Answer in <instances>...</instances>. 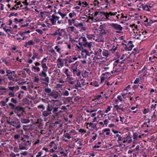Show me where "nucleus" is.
<instances>
[{"label": "nucleus", "mask_w": 157, "mask_h": 157, "mask_svg": "<svg viewBox=\"0 0 157 157\" xmlns=\"http://www.w3.org/2000/svg\"><path fill=\"white\" fill-rule=\"evenodd\" d=\"M110 131V129L109 128H105L103 129L102 130V133H105L106 132H108Z\"/></svg>", "instance_id": "nucleus-59"}, {"label": "nucleus", "mask_w": 157, "mask_h": 157, "mask_svg": "<svg viewBox=\"0 0 157 157\" xmlns=\"http://www.w3.org/2000/svg\"><path fill=\"white\" fill-rule=\"evenodd\" d=\"M119 61V59H118L114 62L113 63V69H114V72H120L121 70V66L120 64L117 63Z\"/></svg>", "instance_id": "nucleus-6"}, {"label": "nucleus", "mask_w": 157, "mask_h": 157, "mask_svg": "<svg viewBox=\"0 0 157 157\" xmlns=\"http://www.w3.org/2000/svg\"><path fill=\"white\" fill-rule=\"evenodd\" d=\"M77 21H76L75 19H73L71 20L68 19V23L69 25L71 26L73 24H74V25L75 26V25L76 24Z\"/></svg>", "instance_id": "nucleus-16"}, {"label": "nucleus", "mask_w": 157, "mask_h": 157, "mask_svg": "<svg viewBox=\"0 0 157 157\" xmlns=\"http://www.w3.org/2000/svg\"><path fill=\"white\" fill-rule=\"evenodd\" d=\"M71 71L73 73L74 76H80L81 71L80 70L78 69V65L77 64L73 63L71 65Z\"/></svg>", "instance_id": "nucleus-1"}, {"label": "nucleus", "mask_w": 157, "mask_h": 157, "mask_svg": "<svg viewBox=\"0 0 157 157\" xmlns=\"http://www.w3.org/2000/svg\"><path fill=\"white\" fill-rule=\"evenodd\" d=\"M58 19L59 17L58 16L55 14H53L52 16V18H50V20L53 25H55L57 21H58L57 23H59V21H58Z\"/></svg>", "instance_id": "nucleus-7"}, {"label": "nucleus", "mask_w": 157, "mask_h": 157, "mask_svg": "<svg viewBox=\"0 0 157 157\" xmlns=\"http://www.w3.org/2000/svg\"><path fill=\"white\" fill-rule=\"evenodd\" d=\"M139 5L140 6V8L142 7L144 10L147 11H150L148 5H144L143 4H141V3H140Z\"/></svg>", "instance_id": "nucleus-15"}, {"label": "nucleus", "mask_w": 157, "mask_h": 157, "mask_svg": "<svg viewBox=\"0 0 157 157\" xmlns=\"http://www.w3.org/2000/svg\"><path fill=\"white\" fill-rule=\"evenodd\" d=\"M79 132H81L82 133H85L86 132V131L83 129L81 128L79 129Z\"/></svg>", "instance_id": "nucleus-64"}, {"label": "nucleus", "mask_w": 157, "mask_h": 157, "mask_svg": "<svg viewBox=\"0 0 157 157\" xmlns=\"http://www.w3.org/2000/svg\"><path fill=\"white\" fill-rule=\"evenodd\" d=\"M103 96V95H101V94L98 95H96L95 96V99H96L97 100H100L102 99Z\"/></svg>", "instance_id": "nucleus-31"}, {"label": "nucleus", "mask_w": 157, "mask_h": 157, "mask_svg": "<svg viewBox=\"0 0 157 157\" xmlns=\"http://www.w3.org/2000/svg\"><path fill=\"white\" fill-rule=\"evenodd\" d=\"M140 80L139 78H136V80H135L134 82L133 83L135 84H137L139 83L140 84Z\"/></svg>", "instance_id": "nucleus-45"}, {"label": "nucleus", "mask_w": 157, "mask_h": 157, "mask_svg": "<svg viewBox=\"0 0 157 157\" xmlns=\"http://www.w3.org/2000/svg\"><path fill=\"white\" fill-rule=\"evenodd\" d=\"M32 70L34 69L36 70L37 71H40V68L39 67H36L35 66H33L32 67Z\"/></svg>", "instance_id": "nucleus-43"}, {"label": "nucleus", "mask_w": 157, "mask_h": 157, "mask_svg": "<svg viewBox=\"0 0 157 157\" xmlns=\"http://www.w3.org/2000/svg\"><path fill=\"white\" fill-rule=\"evenodd\" d=\"M36 31L39 33L40 34H43V31L42 30L39 29H37L36 30Z\"/></svg>", "instance_id": "nucleus-62"}, {"label": "nucleus", "mask_w": 157, "mask_h": 157, "mask_svg": "<svg viewBox=\"0 0 157 157\" xmlns=\"http://www.w3.org/2000/svg\"><path fill=\"white\" fill-rule=\"evenodd\" d=\"M99 4V2L96 0H94L93 2L94 5L95 6H98Z\"/></svg>", "instance_id": "nucleus-50"}, {"label": "nucleus", "mask_w": 157, "mask_h": 157, "mask_svg": "<svg viewBox=\"0 0 157 157\" xmlns=\"http://www.w3.org/2000/svg\"><path fill=\"white\" fill-rule=\"evenodd\" d=\"M78 22H77L76 24L75 25V26L78 27V28H82L83 29H84V30H85V28H83V25L82 23H78Z\"/></svg>", "instance_id": "nucleus-24"}, {"label": "nucleus", "mask_w": 157, "mask_h": 157, "mask_svg": "<svg viewBox=\"0 0 157 157\" xmlns=\"http://www.w3.org/2000/svg\"><path fill=\"white\" fill-rule=\"evenodd\" d=\"M97 111V109H95L92 110H86V112L88 113H91L96 112Z\"/></svg>", "instance_id": "nucleus-54"}, {"label": "nucleus", "mask_w": 157, "mask_h": 157, "mask_svg": "<svg viewBox=\"0 0 157 157\" xmlns=\"http://www.w3.org/2000/svg\"><path fill=\"white\" fill-rule=\"evenodd\" d=\"M104 124H105L106 126H107L108 124V123L109 122V120L108 119H105L104 121Z\"/></svg>", "instance_id": "nucleus-58"}, {"label": "nucleus", "mask_w": 157, "mask_h": 157, "mask_svg": "<svg viewBox=\"0 0 157 157\" xmlns=\"http://www.w3.org/2000/svg\"><path fill=\"white\" fill-rule=\"evenodd\" d=\"M110 25L115 30L116 33H121V31L123 30V27L118 24L112 23L110 24Z\"/></svg>", "instance_id": "nucleus-2"}, {"label": "nucleus", "mask_w": 157, "mask_h": 157, "mask_svg": "<svg viewBox=\"0 0 157 157\" xmlns=\"http://www.w3.org/2000/svg\"><path fill=\"white\" fill-rule=\"evenodd\" d=\"M53 109L52 105H48L46 110L43 112V115L45 117H46L52 114V111Z\"/></svg>", "instance_id": "nucleus-5"}, {"label": "nucleus", "mask_w": 157, "mask_h": 157, "mask_svg": "<svg viewBox=\"0 0 157 157\" xmlns=\"http://www.w3.org/2000/svg\"><path fill=\"white\" fill-rule=\"evenodd\" d=\"M66 62L67 61L66 59H62L59 58V65H60L61 67L63 66L64 63H65V65L67 66L66 65Z\"/></svg>", "instance_id": "nucleus-20"}, {"label": "nucleus", "mask_w": 157, "mask_h": 157, "mask_svg": "<svg viewBox=\"0 0 157 157\" xmlns=\"http://www.w3.org/2000/svg\"><path fill=\"white\" fill-rule=\"evenodd\" d=\"M38 108L39 109H42V110H41V111H42L45 109V107L43 105H38Z\"/></svg>", "instance_id": "nucleus-47"}, {"label": "nucleus", "mask_w": 157, "mask_h": 157, "mask_svg": "<svg viewBox=\"0 0 157 157\" xmlns=\"http://www.w3.org/2000/svg\"><path fill=\"white\" fill-rule=\"evenodd\" d=\"M20 137V135L19 134H16L14 136V138L15 139H18Z\"/></svg>", "instance_id": "nucleus-57"}, {"label": "nucleus", "mask_w": 157, "mask_h": 157, "mask_svg": "<svg viewBox=\"0 0 157 157\" xmlns=\"http://www.w3.org/2000/svg\"><path fill=\"white\" fill-rule=\"evenodd\" d=\"M124 139H125L124 137H123L121 136L119 138H118V140H117V142L119 143H120V141L123 140Z\"/></svg>", "instance_id": "nucleus-48"}, {"label": "nucleus", "mask_w": 157, "mask_h": 157, "mask_svg": "<svg viewBox=\"0 0 157 157\" xmlns=\"http://www.w3.org/2000/svg\"><path fill=\"white\" fill-rule=\"evenodd\" d=\"M52 101H54V107H53L54 109L52 112L54 114L55 116L54 117L55 118L56 117L58 116V113H57V111L59 108V101L58 100H52Z\"/></svg>", "instance_id": "nucleus-3"}, {"label": "nucleus", "mask_w": 157, "mask_h": 157, "mask_svg": "<svg viewBox=\"0 0 157 157\" xmlns=\"http://www.w3.org/2000/svg\"><path fill=\"white\" fill-rule=\"evenodd\" d=\"M35 44V42L33 40H29L27 42V44H28L29 45H33L34 44Z\"/></svg>", "instance_id": "nucleus-44"}, {"label": "nucleus", "mask_w": 157, "mask_h": 157, "mask_svg": "<svg viewBox=\"0 0 157 157\" xmlns=\"http://www.w3.org/2000/svg\"><path fill=\"white\" fill-rule=\"evenodd\" d=\"M46 71H42L39 74V75L41 77H45V78H41V79L44 81V82H43V83H44L46 85H48V83L49 82V78L47 77V74L45 72Z\"/></svg>", "instance_id": "nucleus-4"}, {"label": "nucleus", "mask_w": 157, "mask_h": 157, "mask_svg": "<svg viewBox=\"0 0 157 157\" xmlns=\"http://www.w3.org/2000/svg\"><path fill=\"white\" fill-rule=\"evenodd\" d=\"M59 34V29L57 30L56 32H55L54 33L52 34V35H53L54 36H56L57 34Z\"/></svg>", "instance_id": "nucleus-63"}, {"label": "nucleus", "mask_w": 157, "mask_h": 157, "mask_svg": "<svg viewBox=\"0 0 157 157\" xmlns=\"http://www.w3.org/2000/svg\"><path fill=\"white\" fill-rule=\"evenodd\" d=\"M38 54L37 53H34L33 54V56L32 58V59L34 60L36 58H38L37 56Z\"/></svg>", "instance_id": "nucleus-42"}, {"label": "nucleus", "mask_w": 157, "mask_h": 157, "mask_svg": "<svg viewBox=\"0 0 157 157\" xmlns=\"http://www.w3.org/2000/svg\"><path fill=\"white\" fill-rule=\"evenodd\" d=\"M87 41V40L86 37H82L79 38L78 40L79 45H82L83 46Z\"/></svg>", "instance_id": "nucleus-13"}, {"label": "nucleus", "mask_w": 157, "mask_h": 157, "mask_svg": "<svg viewBox=\"0 0 157 157\" xmlns=\"http://www.w3.org/2000/svg\"><path fill=\"white\" fill-rule=\"evenodd\" d=\"M79 45L80 46H79L77 44H76V46L75 47V49L78 51H82L83 48L82 47V45Z\"/></svg>", "instance_id": "nucleus-25"}, {"label": "nucleus", "mask_w": 157, "mask_h": 157, "mask_svg": "<svg viewBox=\"0 0 157 157\" xmlns=\"http://www.w3.org/2000/svg\"><path fill=\"white\" fill-rule=\"evenodd\" d=\"M63 46L64 47H66L67 46V47L68 48L70 49L71 48V45L70 44L67 45V44H66L65 42L63 44Z\"/></svg>", "instance_id": "nucleus-41"}, {"label": "nucleus", "mask_w": 157, "mask_h": 157, "mask_svg": "<svg viewBox=\"0 0 157 157\" xmlns=\"http://www.w3.org/2000/svg\"><path fill=\"white\" fill-rule=\"evenodd\" d=\"M61 109L62 110V111L59 110V113L60 112H63V111H65V110L67 109V108L65 106H62L61 107Z\"/></svg>", "instance_id": "nucleus-40"}, {"label": "nucleus", "mask_w": 157, "mask_h": 157, "mask_svg": "<svg viewBox=\"0 0 157 157\" xmlns=\"http://www.w3.org/2000/svg\"><path fill=\"white\" fill-rule=\"evenodd\" d=\"M62 93H63V94L62 95L64 96H67L69 95V92L67 90L64 91V93H63V92H62Z\"/></svg>", "instance_id": "nucleus-52"}, {"label": "nucleus", "mask_w": 157, "mask_h": 157, "mask_svg": "<svg viewBox=\"0 0 157 157\" xmlns=\"http://www.w3.org/2000/svg\"><path fill=\"white\" fill-rule=\"evenodd\" d=\"M91 85L95 87H98L99 86L97 82H93L91 83Z\"/></svg>", "instance_id": "nucleus-39"}, {"label": "nucleus", "mask_w": 157, "mask_h": 157, "mask_svg": "<svg viewBox=\"0 0 157 157\" xmlns=\"http://www.w3.org/2000/svg\"><path fill=\"white\" fill-rule=\"evenodd\" d=\"M67 82L70 84L74 85L75 84L76 81L72 77H68L67 78Z\"/></svg>", "instance_id": "nucleus-14"}, {"label": "nucleus", "mask_w": 157, "mask_h": 157, "mask_svg": "<svg viewBox=\"0 0 157 157\" xmlns=\"http://www.w3.org/2000/svg\"><path fill=\"white\" fill-rule=\"evenodd\" d=\"M31 141H30L29 140L27 141L25 140V141L23 143V144L24 145H25L26 146H30L31 144Z\"/></svg>", "instance_id": "nucleus-27"}, {"label": "nucleus", "mask_w": 157, "mask_h": 157, "mask_svg": "<svg viewBox=\"0 0 157 157\" xmlns=\"http://www.w3.org/2000/svg\"><path fill=\"white\" fill-rule=\"evenodd\" d=\"M93 44V42L87 41L84 44H83V46L85 47L88 48L89 51H91L92 47H93L92 46Z\"/></svg>", "instance_id": "nucleus-11"}, {"label": "nucleus", "mask_w": 157, "mask_h": 157, "mask_svg": "<svg viewBox=\"0 0 157 157\" xmlns=\"http://www.w3.org/2000/svg\"><path fill=\"white\" fill-rule=\"evenodd\" d=\"M59 153L62 155V156H59V157H62V156L64 157L67 156V154L65 152L64 150L59 151Z\"/></svg>", "instance_id": "nucleus-23"}, {"label": "nucleus", "mask_w": 157, "mask_h": 157, "mask_svg": "<svg viewBox=\"0 0 157 157\" xmlns=\"http://www.w3.org/2000/svg\"><path fill=\"white\" fill-rule=\"evenodd\" d=\"M50 96H52L55 99H56L58 97V93L57 92H52Z\"/></svg>", "instance_id": "nucleus-22"}, {"label": "nucleus", "mask_w": 157, "mask_h": 157, "mask_svg": "<svg viewBox=\"0 0 157 157\" xmlns=\"http://www.w3.org/2000/svg\"><path fill=\"white\" fill-rule=\"evenodd\" d=\"M86 125L87 126V128H88V127H91L92 129L89 128V129L91 131L93 130V129H95V128H96L97 124L95 123H94V122L92 121L90 123H86Z\"/></svg>", "instance_id": "nucleus-9"}, {"label": "nucleus", "mask_w": 157, "mask_h": 157, "mask_svg": "<svg viewBox=\"0 0 157 157\" xmlns=\"http://www.w3.org/2000/svg\"><path fill=\"white\" fill-rule=\"evenodd\" d=\"M9 105L11 109H14V110H15L16 108V106L14 104H12V103H9Z\"/></svg>", "instance_id": "nucleus-32"}, {"label": "nucleus", "mask_w": 157, "mask_h": 157, "mask_svg": "<svg viewBox=\"0 0 157 157\" xmlns=\"http://www.w3.org/2000/svg\"><path fill=\"white\" fill-rule=\"evenodd\" d=\"M134 47V45L133 44L130 45L129 44H127V45H126V49L128 51H131Z\"/></svg>", "instance_id": "nucleus-21"}, {"label": "nucleus", "mask_w": 157, "mask_h": 157, "mask_svg": "<svg viewBox=\"0 0 157 157\" xmlns=\"http://www.w3.org/2000/svg\"><path fill=\"white\" fill-rule=\"evenodd\" d=\"M111 109L110 106H108L107 107L106 109L105 110V112L106 113H107L109 111H110Z\"/></svg>", "instance_id": "nucleus-61"}, {"label": "nucleus", "mask_w": 157, "mask_h": 157, "mask_svg": "<svg viewBox=\"0 0 157 157\" xmlns=\"http://www.w3.org/2000/svg\"><path fill=\"white\" fill-rule=\"evenodd\" d=\"M64 131V134L63 135L65 137L67 138L68 139H70L71 138V135L68 133H65L66 132V130H62L61 134H62L63 132Z\"/></svg>", "instance_id": "nucleus-18"}, {"label": "nucleus", "mask_w": 157, "mask_h": 157, "mask_svg": "<svg viewBox=\"0 0 157 157\" xmlns=\"http://www.w3.org/2000/svg\"><path fill=\"white\" fill-rule=\"evenodd\" d=\"M8 79L9 80H12L13 81H15L14 78H13L11 75H9L8 76Z\"/></svg>", "instance_id": "nucleus-60"}, {"label": "nucleus", "mask_w": 157, "mask_h": 157, "mask_svg": "<svg viewBox=\"0 0 157 157\" xmlns=\"http://www.w3.org/2000/svg\"><path fill=\"white\" fill-rule=\"evenodd\" d=\"M24 111V108L19 106H16L15 110H14V112L15 113H19Z\"/></svg>", "instance_id": "nucleus-10"}, {"label": "nucleus", "mask_w": 157, "mask_h": 157, "mask_svg": "<svg viewBox=\"0 0 157 157\" xmlns=\"http://www.w3.org/2000/svg\"><path fill=\"white\" fill-rule=\"evenodd\" d=\"M82 54L85 56L87 55L89 53V51L86 49H84L83 48L82 51Z\"/></svg>", "instance_id": "nucleus-26"}, {"label": "nucleus", "mask_w": 157, "mask_h": 157, "mask_svg": "<svg viewBox=\"0 0 157 157\" xmlns=\"http://www.w3.org/2000/svg\"><path fill=\"white\" fill-rule=\"evenodd\" d=\"M47 61V58H44L41 62V64L44 63H46Z\"/></svg>", "instance_id": "nucleus-55"}, {"label": "nucleus", "mask_w": 157, "mask_h": 157, "mask_svg": "<svg viewBox=\"0 0 157 157\" xmlns=\"http://www.w3.org/2000/svg\"><path fill=\"white\" fill-rule=\"evenodd\" d=\"M21 121L23 123H27L30 122V121L29 119H22Z\"/></svg>", "instance_id": "nucleus-34"}, {"label": "nucleus", "mask_w": 157, "mask_h": 157, "mask_svg": "<svg viewBox=\"0 0 157 157\" xmlns=\"http://www.w3.org/2000/svg\"><path fill=\"white\" fill-rule=\"evenodd\" d=\"M102 54L104 56L108 57L110 54V52L107 50L104 49L102 51Z\"/></svg>", "instance_id": "nucleus-19"}, {"label": "nucleus", "mask_w": 157, "mask_h": 157, "mask_svg": "<svg viewBox=\"0 0 157 157\" xmlns=\"http://www.w3.org/2000/svg\"><path fill=\"white\" fill-rule=\"evenodd\" d=\"M102 75L105 76V77L106 78H109L110 76V73L109 72H105L102 74Z\"/></svg>", "instance_id": "nucleus-30"}, {"label": "nucleus", "mask_w": 157, "mask_h": 157, "mask_svg": "<svg viewBox=\"0 0 157 157\" xmlns=\"http://www.w3.org/2000/svg\"><path fill=\"white\" fill-rule=\"evenodd\" d=\"M108 119L109 120L113 122L115 121L117 122H119V120L118 119V118L117 117L113 116L112 115H110V116H109V114H108Z\"/></svg>", "instance_id": "nucleus-8"}, {"label": "nucleus", "mask_w": 157, "mask_h": 157, "mask_svg": "<svg viewBox=\"0 0 157 157\" xmlns=\"http://www.w3.org/2000/svg\"><path fill=\"white\" fill-rule=\"evenodd\" d=\"M104 27L103 25H101L98 28V30L101 32L104 31V33L105 31L104 30Z\"/></svg>", "instance_id": "nucleus-36"}, {"label": "nucleus", "mask_w": 157, "mask_h": 157, "mask_svg": "<svg viewBox=\"0 0 157 157\" xmlns=\"http://www.w3.org/2000/svg\"><path fill=\"white\" fill-rule=\"evenodd\" d=\"M119 105V109L121 110L122 111L125 112V109L124 108V105Z\"/></svg>", "instance_id": "nucleus-37"}, {"label": "nucleus", "mask_w": 157, "mask_h": 157, "mask_svg": "<svg viewBox=\"0 0 157 157\" xmlns=\"http://www.w3.org/2000/svg\"><path fill=\"white\" fill-rule=\"evenodd\" d=\"M15 71H11L10 70H7V71L6 72V73L7 74L6 75V76H9V74H12Z\"/></svg>", "instance_id": "nucleus-49"}, {"label": "nucleus", "mask_w": 157, "mask_h": 157, "mask_svg": "<svg viewBox=\"0 0 157 157\" xmlns=\"http://www.w3.org/2000/svg\"><path fill=\"white\" fill-rule=\"evenodd\" d=\"M6 102L3 101H0V104L2 106H4L6 105L7 106H8L7 104H6Z\"/></svg>", "instance_id": "nucleus-46"}, {"label": "nucleus", "mask_w": 157, "mask_h": 157, "mask_svg": "<svg viewBox=\"0 0 157 157\" xmlns=\"http://www.w3.org/2000/svg\"><path fill=\"white\" fill-rule=\"evenodd\" d=\"M44 92H45V94H47L49 96H50V95L52 93L51 89L49 88H44Z\"/></svg>", "instance_id": "nucleus-17"}, {"label": "nucleus", "mask_w": 157, "mask_h": 157, "mask_svg": "<svg viewBox=\"0 0 157 157\" xmlns=\"http://www.w3.org/2000/svg\"><path fill=\"white\" fill-rule=\"evenodd\" d=\"M11 101L14 104H16L17 103V101L16 99H15L13 98L11 99Z\"/></svg>", "instance_id": "nucleus-53"}, {"label": "nucleus", "mask_w": 157, "mask_h": 157, "mask_svg": "<svg viewBox=\"0 0 157 157\" xmlns=\"http://www.w3.org/2000/svg\"><path fill=\"white\" fill-rule=\"evenodd\" d=\"M42 67L43 68V70L45 71H47L48 69V67L46 65V63L42 64Z\"/></svg>", "instance_id": "nucleus-29"}, {"label": "nucleus", "mask_w": 157, "mask_h": 157, "mask_svg": "<svg viewBox=\"0 0 157 157\" xmlns=\"http://www.w3.org/2000/svg\"><path fill=\"white\" fill-rule=\"evenodd\" d=\"M65 82V80H59V88L61 87H62V86H64L63 84H62L63 83H64Z\"/></svg>", "instance_id": "nucleus-35"}, {"label": "nucleus", "mask_w": 157, "mask_h": 157, "mask_svg": "<svg viewBox=\"0 0 157 157\" xmlns=\"http://www.w3.org/2000/svg\"><path fill=\"white\" fill-rule=\"evenodd\" d=\"M66 90L65 89V86H64L63 87H61L60 89H59V93H60V94L62 95L63 94V93H62V92L64 93V91Z\"/></svg>", "instance_id": "nucleus-38"}, {"label": "nucleus", "mask_w": 157, "mask_h": 157, "mask_svg": "<svg viewBox=\"0 0 157 157\" xmlns=\"http://www.w3.org/2000/svg\"><path fill=\"white\" fill-rule=\"evenodd\" d=\"M76 85L78 88H81L82 87L80 82L78 81L77 82V83L76 84Z\"/></svg>", "instance_id": "nucleus-56"}, {"label": "nucleus", "mask_w": 157, "mask_h": 157, "mask_svg": "<svg viewBox=\"0 0 157 157\" xmlns=\"http://www.w3.org/2000/svg\"><path fill=\"white\" fill-rule=\"evenodd\" d=\"M102 13H104V12H101V11H97L95 13L94 16V17H97V16L98 15V14L99 15L101 16V15L102 14Z\"/></svg>", "instance_id": "nucleus-28"}, {"label": "nucleus", "mask_w": 157, "mask_h": 157, "mask_svg": "<svg viewBox=\"0 0 157 157\" xmlns=\"http://www.w3.org/2000/svg\"><path fill=\"white\" fill-rule=\"evenodd\" d=\"M69 16L70 17L72 18V17H76V13L73 12L70 13H69Z\"/></svg>", "instance_id": "nucleus-33"}, {"label": "nucleus", "mask_w": 157, "mask_h": 157, "mask_svg": "<svg viewBox=\"0 0 157 157\" xmlns=\"http://www.w3.org/2000/svg\"><path fill=\"white\" fill-rule=\"evenodd\" d=\"M18 15V13H16L14 14V13H11L9 16V17H11L13 16H14L15 17H17Z\"/></svg>", "instance_id": "nucleus-51"}, {"label": "nucleus", "mask_w": 157, "mask_h": 157, "mask_svg": "<svg viewBox=\"0 0 157 157\" xmlns=\"http://www.w3.org/2000/svg\"><path fill=\"white\" fill-rule=\"evenodd\" d=\"M117 14V12H115V13H112L111 12H109V13H102V15H105V19H109V17H110V16H114L115 15Z\"/></svg>", "instance_id": "nucleus-12"}]
</instances>
